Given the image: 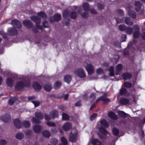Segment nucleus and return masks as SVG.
<instances>
[{
  "instance_id": "4c0bfd02",
  "label": "nucleus",
  "mask_w": 145,
  "mask_h": 145,
  "mask_svg": "<svg viewBox=\"0 0 145 145\" xmlns=\"http://www.w3.org/2000/svg\"><path fill=\"white\" fill-rule=\"evenodd\" d=\"M82 6L84 10L86 11L89 10V5L88 3L87 2L84 3Z\"/></svg>"
},
{
  "instance_id": "0e129e2a",
  "label": "nucleus",
  "mask_w": 145,
  "mask_h": 145,
  "mask_svg": "<svg viewBox=\"0 0 145 145\" xmlns=\"http://www.w3.org/2000/svg\"><path fill=\"white\" fill-rule=\"evenodd\" d=\"M116 22L118 23H122L123 22V18L122 19L116 18L115 19Z\"/></svg>"
},
{
  "instance_id": "338daca9",
  "label": "nucleus",
  "mask_w": 145,
  "mask_h": 145,
  "mask_svg": "<svg viewBox=\"0 0 145 145\" xmlns=\"http://www.w3.org/2000/svg\"><path fill=\"white\" fill-rule=\"evenodd\" d=\"M43 24L45 27H48V23L46 21H44L43 22Z\"/></svg>"
},
{
  "instance_id": "dca6fc26",
  "label": "nucleus",
  "mask_w": 145,
  "mask_h": 145,
  "mask_svg": "<svg viewBox=\"0 0 145 145\" xmlns=\"http://www.w3.org/2000/svg\"><path fill=\"white\" fill-rule=\"evenodd\" d=\"M42 128V127L41 126L38 125H35L33 127V129L35 133H38L40 132Z\"/></svg>"
},
{
  "instance_id": "6e6d98bb",
  "label": "nucleus",
  "mask_w": 145,
  "mask_h": 145,
  "mask_svg": "<svg viewBox=\"0 0 145 145\" xmlns=\"http://www.w3.org/2000/svg\"><path fill=\"white\" fill-rule=\"evenodd\" d=\"M97 114L96 113H94L90 117V120H93L97 117Z\"/></svg>"
},
{
  "instance_id": "a211bd4d",
  "label": "nucleus",
  "mask_w": 145,
  "mask_h": 145,
  "mask_svg": "<svg viewBox=\"0 0 145 145\" xmlns=\"http://www.w3.org/2000/svg\"><path fill=\"white\" fill-rule=\"evenodd\" d=\"M23 24L25 27L28 28H31L32 26L31 22L29 20L23 21Z\"/></svg>"
},
{
  "instance_id": "e433bc0d",
  "label": "nucleus",
  "mask_w": 145,
  "mask_h": 145,
  "mask_svg": "<svg viewBox=\"0 0 145 145\" xmlns=\"http://www.w3.org/2000/svg\"><path fill=\"white\" fill-rule=\"evenodd\" d=\"M117 113L119 116L123 118H125L127 116V114L122 111L119 110L118 111Z\"/></svg>"
},
{
  "instance_id": "473e14b6",
  "label": "nucleus",
  "mask_w": 145,
  "mask_h": 145,
  "mask_svg": "<svg viewBox=\"0 0 145 145\" xmlns=\"http://www.w3.org/2000/svg\"><path fill=\"white\" fill-rule=\"evenodd\" d=\"M61 85V83L60 81H57L54 84V88L56 89L59 88Z\"/></svg>"
},
{
  "instance_id": "79ce46f5",
  "label": "nucleus",
  "mask_w": 145,
  "mask_h": 145,
  "mask_svg": "<svg viewBox=\"0 0 145 145\" xmlns=\"http://www.w3.org/2000/svg\"><path fill=\"white\" fill-rule=\"evenodd\" d=\"M99 131L104 134L107 135L108 132L103 127H100L99 128Z\"/></svg>"
},
{
  "instance_id": "5701e85b",
  "label": "nucleus",
  "mask_w": 145,
  "mask_h": 145,
  "mask_svg": "<svg viewBox=\"0 0 145 145\" xmlns=\"http://www.w3.org/2000/svg\"><path fill=\"white\" fill-rule=\"evenodd\" d=\"M123 67L122 65L121 64H118L116 67V74L117 75L119 74V73L122 69Z\"/></svg>"
},
{
  "instance_id": "f03ea898",
  "label": "nucleus",
  "mask_w": 145,
  "mask_h": 145,
  "mask_svg": "<svg viewBox=\"0 0 145 145\" xmlns=\"http://www.w3.org/2000/svg\"><path fill=\"white\" fill-rule=\"evenodd\" d=\"M69 16H70L72 19H75L77 17V14L76 12L72 11L69 14L68 10H66L63 11V16L65 18H67Z\"/></svg>"
},
{
  "instance_id": "f3484780",
  "label": "nucleus",
  "mask_w": 145,
  "mask_h": 145,
  "mask_svg": "<svg viewBox=\"0 0 145 145\" xmlns=\"http://www.w3.org/2000/svg\"><path fill=\"white\" fill-rule=\"evenodd\" d=\"M102 100L103 101L105 102H108L110 101V99H109L106 98L105 97L104 95L101 96L99 97L96 101V103H97L99 101Z\"/></svg>"
},
{
  "instance_id": "cd10ccee",
  "label": "nucleus",
  "mask_w": 145,
  "mask_h": 145,
  "mask_svg": "<svg viewBox=\"0 0 145 145\" xmlns=\"http://www.w3.org/2000/svg\"><path fill=\"white\" fill-rule=\"evenodd\" d=\"M108 116L110 118L116 120L118 119L117 116L115 114L112 112H110L108 114Z\"/></svg>"
},
{
  "instance_id": "09e8293b",
  "label": "nucleus",
  "mask_w": 145,
  "mask_h": 145,
  "mask_svg": "<svg viewBox=\"0 0 145 145\" xmlns=\"http://www.w3.org/2000/svg\"><path fill=\"white\" fill-rule=\"evenodd\" d=\"M62 118L64 120H67L69 119V116L68 115L64 113H63L62 114Z\"/></svg>"
},
{
  "instance_id": "e2e57ef3",
  "label": "nucleus",
  "mask_w": 145,
  "mask_h": 145,
  "mask_svg": "<svg viewBox=\"0 0 145 145\" xmlns=\"http://www.w3.org/2000/svg\"><path fill=\"white\" fill-rule=\"evenodd\" d=\"M50 116L48 115L47 114H45L44 115V118L46 120H49L51 119L52 118Z\"/></svg>"
},
{
  "instance_id": "2f4dec72",
  "label": "nucleus",
  "mask_w": 145,
  "mask_h": 145,
  "mask_svg": "<svg viewBox=\"0 0 145 145\" xmlns=\"http://www.w3.org/2000/svg\"><path fill=\"white\" fill-rule=\"evenodd\" d=\"M71 80V76L70 75H67L64 77L65 82L69 83Z\"/></svg>"
},
{
  "instance_id": "bb28decb",
  "label": "nucleus",
  "mask_w": 145,
  "mask_h": 145,
  "mask_svg": "<svg viewBox=\"0 0 145 145\" xmlns=\"http://www.w3.org/2000/svg\"><path fill=\"white\" fill-rule=\"evenodd\" d=\"M50 115L52 118H54L58 116V112L56 110H53L50 112Z\"/></svg>"
},
{
  "instance_id": "680f3d73",
  "label": "nucleus",
  "mask_w": 145,
  "mask_h": 145,
  "mask_svg": "<svg viewBox=\"0 0 145 145\" xmlns=\"http://www.w3.org/2000/svg\"><path fill=\"white\" fill-rule=\"evenodd\" d=\"M127 38V35L126 34H123L121 36V40L122 42H124L125 41Z\"/></svg>"
},
{
  "instance_id": "0eeeda50",
  "label": "nucleus",
  "mask_w": 145,
  "mask_h": 145,
  "mask_svg": "<svg viewBox=\"0 0 145 145\" xmlns=\"http://www.w3.org/2000/svg\"><path fill=\"white\" fill-rule=\"evenodd\" d=\"M133 27L135 31L133 35V37L135 38H137L139 37L140 35V27L138 25H134Z\"/></svg>"
},
{
  "instance_id": "3c124183",
  "label": "nucleus",
  "mask_w": 145,
  "mask_h": 145,
  "mask_svg": "<svg viewBox=\"0 0 145 145\" xmlns=\"http://www.w3.org/2000/svg\"><path fill=\"white\" fill-rule=\"evenodd\" d=\"M112 131L114 135L116 136L118 135L119 133V131L118 129L116 128H114L113 129Z\"/></svg>"
},
{
  "instance_id": "4468645a",
  "label": "nucleus",
  "mask_w": 145,
  "mask_h": 145,
  "mask_svg": "<svg viewBox=\"0 0 145 145\" xmlns=\"http://www.w3.org/2000/svg\"><path fill=\"white\" fill-rule=\"evenodd\" d=\"M33 86L35 90L36 91L40 90L42 88L41 86L37 82H34Z\"/></svg>"
},
{
  "instance_id": "864d4df0",
  "label": "nucleus",
  "mask_w": 145,
  "mask_h": 145,
  "mask_svg": "<svg viewBox=\"0 0 145 145\" xmlns=\"http://www.w3.org/2000/svg\"><path fill=\"white\" fill-rule=\"evenodd\" d=\"M46 124L49 126L54 127L56 126V125L54 123L50 121L47 122Z\"/></svg>"
},
{
  "instance_id": "f704fd0d",
  "label": "nucleus",
  "mask_w": 145,
  "mask_h": 145,
  "mask_svg": "<svg viewBox=\"0 0 145 145\" xmlns=\"http://www.w3.org/2000/svg\"><path fill=\"white\" fill-rule=\"evenodd\" d=\"M91 143L93 145H101L100 142L97 139H95L92 140Z\"/></svg>"
},
{
  "instance_id": "9b49d317",
  "label": "nucleus",
  "mask_w": 145,
  "mask_h": 145,
  "mask_svg": "<svg viewBox=\"0 0 145 145\" xmlns=\"http://www.w3.org/2000/svg\"><path fill=\"white\" fill-rule=\"evenodd\" d=\"M135 10L139 12L140 14L142 13V11L141 10H140V12L141 6V4H140V1H136L135 2Z\"/></svg>"
},
{
  "instance_id": "4be33fe9",
  "label": "nucleus",
  "mask_w": 145,
  "mask_h": 145,
  "mask_svg": "<svg viewBox=\"0 0 145 145\" xmlns=\"http://www.w3.org/2000/svg\"><path fill=\"white\" fill-rule=\"evenodd\" d=\"M71 123H67L65 124L63 126V128L65 131H68L71 128Z\"/></svg>"
},
{
  "instance_id": "aec40b11",
  "label": "nucleus",
  "mask_w": 145,
  "mask_h": 145,
  "mask_svg": "<svg viewBox=\"0 0 145 145\" xmlns=\"http://www.w3.org/2000/svg\"><path fill=\"white\" fill-rule=\"evenodd\" d=\"M120 102L121 104L126 105L129 104V100L126 98H122L120 99Z\"/></svg>"
},
{
  "instance_id": "5fc2aeb1",
  "label": "nucleus",
  "mask_w": 145,
  "mask_h": 145,
  "mask_svg": "<svg viewBox=\"0 0 145 145\" xmlns=\"http://www.w3.org/2000/svg\"><path fill=\"white\" fill-rule=\"evenodd\" d=\"M32 102L34 104L35 107L39 106L40 105V102L38 101H33Z\"/></svg>"
},
{
  "instance_id": "b1692460",
  "label": "nucleus",
  "mask_w": 145,
  "mask_h": 145,
  "mask_svg": "<svg viewBox=\"0 0 145 145\" xmlns=\"http://www.w3.org/2000/svg\"><path fill=\"white\" fill-rule=\"evenodd\" d=\"M6 82L7 85L9 87H12V86L14 82L12 78H7L6 80Z\"/></svg>"
},
{
  "instance_id": "c85d7f7f",
  "label": "nucleus",
  "mask_w": 145,
  "mask_h": 145,
  "mask_svg": "<svg viewBox=\"0 0 145 145\" xmlns=\"http://www.w3.org/2000/svg\"><path fill=\"white\" fill-rule=\"evenodd\" d=\"M44 89L47 91H50L52 88V85L50 84H47L44 86Z\"/></svg>"
},
{
  "instance_id": "de8ad7c7",
  "label": "nucleus",
  "mask_w": 145,
  "mask_h": 145,
  "mask_svg": "<svg viewBox=\"0 0 145 145\" xmlns=\"http://www.w3.org/2000/svg\"><path fill=\"white\" fill-rule=\"evenodd\" d=\"M126 27L124 24H122L119 26V29L121 31H124L125 30Z\"/></svg>"
},
{
  "instance_id": "603ef678",
  "label": "nucleus",
  "mask_w": 145,
  "mask_h": 145,
  "mask_svg": "<svg viewBox=\"0 0 145 145\" xmlns=\"http://www.w3.org/2000/svg\"><path fill=\"white\" fill-rule=\"evenodd\" d=\"M132 84L131 83L129 82H126L125 83L124 86L127 88H130L131 87Z\"/></svg>"
},
{
  "instance_id": "39448f33",
  "label": "nucleus",
  "mask_w": 145,
  "mask_h": 145,
  "mask_svg": "<svg viewBox=\"0 0 145 145\" xmlns=\"http://www.w3.org/2000/svg\"><path fill=\"white\" fill-rule=\"evenodd\" d=\"M11 24L13 26V28H20L22 25L21 23L18 20L16 19L12 20Z\"/></svg>"
},
{
  "instance_id": "423d86ee",
  "label": "nucleus",
  "mask_w": 145,
  "mask_h": 145,
  "mask_svg": "<svg viewBox=\"0 0 145 145\" xmlns=\"http://www.w3.org/2000/svg\"><path fill=\"white\" fill-rule=\"evenodd\" d=\"M61 19V15L58 14H55L53 18L51 17L49 18V21L51 22H53L54 21L57 22L60 21Z\"/></svg>"
},
{
  "instance_id": "2eb2a0df",
  "label": "nucleus",
  "mask_w": 145,
  "mask_h": 145,
  "mask_svg": "<svg viewBox=\"0 0 145 145\" xmlns=\"http://www.w3.org/2000/svg\"><path fill=\"white\" fill-rule=\"evenodd\" d=\"M1 119L5 123L9 121L10 120V116L9 114H6L1 117Z\"/></svg>"
},
{
  "instance_id": "f8f14e48",
  "label": "nucleus",
  "mask_w": 145,
  "mask_h": 145,
  "mask_svg": "<svg viewBox=\"0 0 145 145\" xmlns=\"http://www.w3.org/2000/svg\"><path fill=\"white\" fill-rule=\"evenodd\" d=\"M8 33L10 35H16L18 32L15 28L13 27L8 29Z\"/></svg>"
},
{
  "instance_id": "052dcab7",
  "label": "nucleus",
  "mask_w": 145,
  "mask_h": 145,
  "mask_svg": "<svg viewBox=\"0 0 145 145\" xmlns=\"http://www.w3.org/2000/svg\"><path fill=\"white\" fill-rule=\"evenodd\" d=\"M81 16L83 18H85L88 16V14L86 12L82 13L81 14Z\"/></svg>"
},
{
  "instance_id": "393cba45",
  "label": "nucleus",
  "mask_w": 145,
  "mask_h": 145,
  "mask_svg": "<svg viewBox=\"0 0 145 145\" xmlns=\"http://www.w3.org/2000/svg\"><path fill=\"white\" fill-rule=\"evenodd\" d=\"M128 13L129 15L133 18H136V14L133 11L131 10H128Z\"/></svg>"
},
{
  "instance_id": "58836bf2",
  "label": "nucleus",
  "mask_w": 145,
  "mask_h": 145,
  "mask_svg": "<svg viewBox=\"0 0 145 145\" xmlns=\"http://www.w3.org/2000/svg\"><path fill=\"white\" fill-rule=\"evenodd\" d=\"M100 123L101 125L105 127L108 126V122L105 119H103L101 121Z\"/></svg>"
},
{
  "instance_id": "6ab92c4d",
  "label": "nucleus",
  "mask_w": 145,
  "mask_h": 145,
  "mask_svg": "<svg viewBox=\"0 0 145 145\" xmlns=\"http://www.w3.org/2000/svg\"><path fill=\"white\" fill-rule=\"evenodd\" d=\"M69 140L71 142H75L76 140V135L71 133L69 137Z\"/></svg>"
},
{
  "instance_id": "9d476101",
  "label": "nucleus",
  "mask_w": 145,
  "mask_h": 145,
  "mask_svg": "<svg viewBox=\"0 0 145 145\" xmlns=\"http://www.w3.org/2000/svg\"><path fill=\"white\" fill-rule=\"evenodd\" d=\"M123 22L129 25H131L133 24V21L129 17H124L123 18Z\"/></svg>"
},
{
  "instance_id": "7c9ffc66",
  "label": "nucleus",
  "mask_w": 145,
  "mask_h": 145,
  "mask_svg": "<svg viewBox=\"0 0 145 145\" xmlns=\"http://www.w3.org/2000/svg\"><path fill=\"white\" fill-rule=\"evenodd\" d=\"M35 116L40 120H42L43 118V116L42 113L39 112H36L35 113Z\"/></svg>"
},
{
  "instance_id": "6e6552de",
  "label": "nucleus",
  "mask_w": 145,
  "mask_h": 145,
  "mask_svg": "<svg viewBox=\"0 0 145 145\" xmlns=\"http://www.w3.org/2000/svg\"><path fill=\"white\" fill-rule=\"evenodd\" d=\"M85 67L89 74H92L94 72V68L91 64H87Z\"/></svg>"
},
{
  "instance_id": "37998d69",
  "label": "nucleus",
  "mask_w": 145,
  "mask_h": 145,
  "mask_svg": "<svg viewBox=\"0 0 145 145\" xmlns=\"http://www.w3.org/2000/svg\"><path fill=\"white\" fill-rule=\"evenodd\" d=\"M58 142V140L56 138H53L51 139V143L53 145H57Z\"/></svg>"
},
{
  "instance_id": "774afa93",
  "label": "nucleus",
  "mask_w": 145,
  "mask_h": 145,
  "mask_svg": "<svg viewBox=\"0 0 145 145\" xmlns=\"http://www.w3.org/2000/svg\"><path fill=\"white\" fill-rule=\"evenodd\" d=\"M75 105L76 106H80L82 105L81 101H79L76 102L75 104Z\"/></svg>"
},
{
  "instance_id": "a18cd8bd",
  "label": "nucleus",
  "mask_w": 145,
  "mask_h": 145,
  "mask_svg": "<svg viewBox=\"0 0 145 145\" xmlns=\"http://www.w3.org/2000/svg\"><path fill=\"white\" fill-rule=\"evenodd\" d=\"M89 100H90L91 101H93L95 98V93H91L89 95Z\"/></svg>"
},
{
  "instance_id": "a19ab883",
  "label": "nucleus",
  "mask_w": 145,
  "mask_h": 145,
  "mask_svg": "<svg viewBox=\"0 0 145 145\" xmlns=\"http://www.w3.org/2000/svg\"><path fill=\"white\" fill-rule=\"evenodd\" d=\"M108 71L110 72V75L111 76H114V67L111 66L108 69Z\"/></svg>"
},
{
  "instance_id": "8fccbe9b",
  "label": "nucleus",
  "mask_w": 145,
  "mask_h": 145,
  "mask_svg": "<svg viewBox=\"0 0 145 145\" xmlns=\"http://www.w3.org/2000/svg\"><path fill=\"white\" fill-rule=\"evenodd\" d=\"M32 121L33 123H41V121L39 120L35 117L33 118Z\"/></svg>"
},
{
  "instance_id": "c03bdc74",
  "label": "nucleus",
  "mask_w": 145,
  "mask_h": 145,
  "mask_svg": "<svg viewBox=\"0 0 145 145\" xmlns=\"http://www.w3.org/2000/svg\"><path fill=\"white\" fill-rule=\"evenodd\" d=\"M24 137V135L23 133H18L16 135V138L18 139H22Z\"/></svg>"
},
{
  "instance_id": "13d9d810",
  "label": "nucleus",
  "mask_w": 145,
  "mask_h": 145,
  "mask_svg": "<svg viewBox=\"0 0 145 145\" xmlns=\"http://www.w3.org/2000/svg\"><path fill=\"white\" fill-rule=\"evenodd\" d=\"M97 6L98 8L99 9H102L104 7V5L101 3H98Z\"/></svg>"
},
{
  "instance_id": "4d7b16f0",
  "label": "nucleus",
  "mask_w": 145,
  "mask_h": 145,
  "mask_svg": "<svg viewBox=\"0 0 145 145\" xmlns=\"http://www.w3.org/2000/svg\"><path fill=\"white\" fill-rule=\"evenodd\" d=\"M97 73L100 74H102L103 72V71L101 68H99L97 69Z\"/></svg>"
},
{
  "instance_id": "72a5a7b5",
  "label": "nucleus",
  "mask_w": 145,
  "mask_h": 145,
  "mask_svg": "<svg viewBox=\"0 0 145 145\" xmlns=\"http://www.w3.org/2000/svg\"><path fill=\"white\" fill-rule=\"evenodd\" d=\"M133 31V29L131 27H126L125 30V32L128 35H131L132 34Z\"/></svg>"
},
{
  "instance_id": "49530a36",
  "label": "nucleus",
  "mask_w": 145,
  "mask_h": 145,
  "mask_svg": "<svg viewBox=\"0 0 145 145\" xmlns=\"http://www.w3.org/2000/svg\"><path fill=\"white\" fill-rule=\"evenodd\" d=\"M61 141L63 145H67V141L66 138L64 137H62L61 138Z\"/></svg>"
},
{
  "instance_id": "7ed1b4c3",
  "label": "nucleus",
  "mask_w": 145,
  "mask_h": 145,
  "mask_svg": "<svg viewBox=\"0 0 145 145\" xmlns=\"http://www.w3.org/2000/svg\"><path fill=\"white\" fill-rule=\"evenodd\" d=\"M74 73L80 78H83L86 76V74L82 68L75 69L74 71Z\"/></svg>"
},
{
  "instance_id": "ea45409f",
  "label": "nucleus",
  "mask_w": 145,
  "mask_h": 145,
  "mask_svg": "<svg viewBox=\"0 0 145 145\" xmlns=\"http://www.w3.org/2000/svg\"><path fill=\"white\" fill-rule=\"evenodd\" d=\"M37 15L42 18L43 19H46L47 17L46 14L43 12H40L37 13Z\"/></svg>"
},
{
  "instance_id": "20e7f679",
  "label": "nucleus",
  "mask_w": 145,
  "mask_h": 145,
  "mask_svg": "<svg viewBox=\"0 0 145 145\" xmlns=\"http://www.w3.org/2000/svg\"><path fill=\"white\" fill-rule=\"evenodd\" d=\"M30 19L36 23V27L37 28L40 29H42V26H40L39 24L40 22V19L39 17L36 16H33L30 17Z\"/></svg>"
},
{
  "instance_id": "ddd939ff",
  "label": "nucleus",
  "mask_w": 145,
  "mask_h": 145,
  "mask_svg": "<svg viewBox=\"0 0 145 145\" xmlns=\"http://www.w3.org/2000/svg\"><path fill=\"white\" fill-rule=\"evenodd\" d=\"M120 93L121 95H124L125 96H128L130 95L129 93L127 91V89L122 88L120 90Z\"/></svg>"
},
{
  "instance_id": "c756f323",
  "label": "nucleus",
  "mask_w": 145,
  "mask_h": 145,
  "mask_svg": "<svg viewBox=\"0 0 145 145\" xmlns=\"http://www.w3.org/2000/svg\"><path fill=\"white\" fill-rule=\"evenodd\" d=\"M43 136L46 138L49 137L51 135V134L50 132L47 130H45L43 131L42 133Z\"/></svg>"
},
{
  "instance_id": "bf43d9fd",
  "label": "nucleus",
  "mask_w": 145,
  "mask_h": 145,
  "mask_svg": "<svg viewBox=\"0 0 145 145\" xmlns=\"http://www.w3.org/2000/svg\"><path fill=\"white\" fill-rule=\"evenodd\" d=\"M117 12L118 14L120 15L123 16L124 14L123 11L122 10L119 9L118 10Z\"/></svg>"
},
{
  "instance_id": "69168bd1",
  "label": "nucleus",
  "mask_w": 145,
  "mask_h": 145,
  "mask_svg": "<svg viewBox=\"0 0 145 145\" xmlns=\"http://www.w3.org/2000/svg\"><path fill=\"white\" fill-rule=\"evenodd\" d=\"M6 143V141L4 140H0V144L1 145H5Z\"/></svg>"
},
{
  "instance_id": "1a4fd4ad",
  "label": "nucleus",
  "mask_w": 145,
  "mask_h": 145,
  "mask_svg": "<svg viewBox=\"0 0 145 145\" xmlns=\"http://www.w3.org/2000/svg\"><path fill=\"white\" fill-rule=\"evenodd\" d=\"M14 124L15 126L18 129L21 128L22 126V123L18 119H16L14 120Z\"/></svg>"
},
{
  "instance_id": "c9c22d12",
  "label": "nucleus",
  "mask_w": 145,
  "mask_h": 145,
  "mask_svg": "<svg viewBox=\"0 0 145 145\" xmlns=\"http://www.w3.org/2000/svg\"><path fill=\"white\" fill-rule=\"evenodd\" d=\"M22 125L25 128H29L31 126V123L28 121H24L22 123Z\"/></svg>"
},
{
  "instance_id": "412c9836",
  "label": "nucleus",
  "mask_w": 145,
  "mask_h": 145,
  "mask_svg": "<svg viewBox=\"0 0 145 145\" xmlns=\"http://www.w3.org/2000/svg\"><path fill=\"white\" fill-rule=\"evenodd\" d=\"M122 76L124 79L126 80L130 79L132 77V75L129 73L127 72L123 74Z\"/></svg>"
},
{
  "instance_id": "f257e3e1",
  "label": "nucleus",
  "mask_w": 145,
  "mask_h": 145,
  "mask_svg": "<svg viewBox=\"0 0 145 145\" xmlns=\"http://www.w3.org/2000/svg\"><path fill=\"white\" fill-rule=\"evenodd\" d=\"M29 80L27 78H24L22 82H18L15 86L16 89H19L22 88L24 86H28L30 84Z\"/></svg>"
},
{
  "instance_id": "a878e982",
  "label": "nucleus",
  "mask_w": 145,
  "mask_h": 145,
  "mask_svg": "<svg viewBox=\"0 0 145 145\" xmlns=\"http://www.w3.org/2000/svg\"><path fill=\"white\" fill-rule=\"evenodd\" d=\"M17 100V99L15 97H11L8 101V104L10 105H13L14 103Z\"/></svg>"
}]
</instances>
